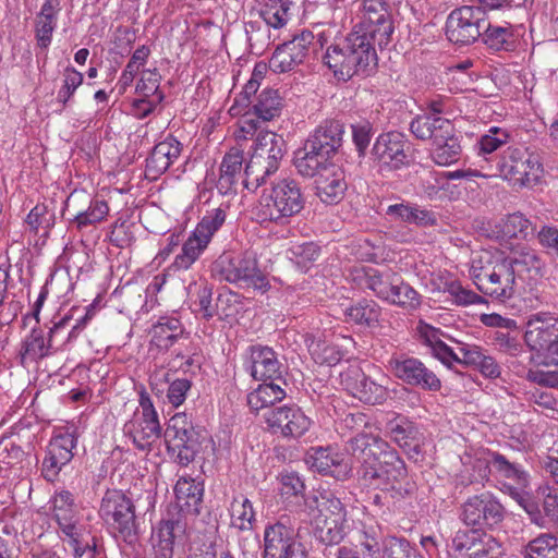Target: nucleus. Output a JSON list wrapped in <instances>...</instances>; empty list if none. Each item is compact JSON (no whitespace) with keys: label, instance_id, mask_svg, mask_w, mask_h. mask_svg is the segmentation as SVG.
Returning a JSON list of instances; mask_svg holds the SVG:
<instances>
[{"label":"nucleus","instance_id":"1","mask_svg":"<svg viewBox=\"0 0 558 558\" xmlns=\"http://www.w3.org/2000/svg\"><path fill=\"white\" fill-rule=\"evenodd\" d=\"M376 45L375 39L353 28L344 39L327 48L323 60L338 80L347 82L353 76L367 77L378 66Z\"/></svg>","mask_w":558,"mask_h":558},{"label":"nucleus","instance_id":"2","mask_svg":"<svg viewBox=\"0 0 558 558\" xmlns=\"http://www.w3.org/2000/svg\"><path fill=\"white\" fill-rule=\"evenodd\" d=\"M524 453L510 450L508 453L488 452L485 469L501 485L500 490L510 496L529 514L534 523L542 521L538 502L529 490L530 475L525 471Z\"/></svg>","mask_w":558,"mask_h":558},{"label":"nucleus","instance_id":"3","mask_svg":"<svg viewBox=\"0 0 558 558\" xmlns=\"http://www.w3.org/2000/svg\"><path fill=\"white\" fill-rule=\"evenodd\" d=\"M177 508L169 510V518L160 523L158 543L154 546L155 558H172L174 544L184 537L186 522L183 517L201 513L204 485L193 478L181 477L174 486Z\"/></svg>","mask_w":558,"mask_h":558},{"label":"nucleus","instance_id":"4","mask_svg":"<svg viewBox=\"0 0 558 558\" xmlns=\"http://www.w3.org/2000/svg\"><path fill=\"white\" fill-rule=\"evenodd\" d=\"M304 205L305 196L301 184L294 179L286 178L274 184L270 194L263 198L257 216L263 222L284 225Z\"/></svg>","mask_w":558,"mask_h":558},{"label":"nucleus","instance_id":"5","mask_svg":"<svg viewBox=\"0 0 558 558\" xmlns=\"http://www.w3.org/2000/svg\"><path fill=\"white\" fill-rule=\"evenodd\" d=\"M163 438L168 453L174 456V462L181 466H187L196 460L206 440L186 413H177L169 418Z\"/></svg>","mask_w":558,"mask_h":558},{"label":"nucleus","instance_id":"6","mask_svg":"<svg viewBox=\"0 0 558 558\" xmlns=\"http://www.w3.org/2000/svg\"><path fill=\"white\" fill-rule=\"evenodd\" d=\"M286 154V141L281 135L270 131H260L255 140L254 151L245 167V185L255 184L258 187L274 174Z\"/></svg>","mask_w":558,"mask_h":558},{"label":"nucleus","instance_id":"7","mask_svg":"<svg viewBox=\"0 0 558 558\" xmlns=\"http://www.w3.org/2000/svg\"><path fill=\"white\" fill-rule=\"evenodd\" d=\"M472 279L477 289L490 298L506 301L513 296L517 282L510 264L504 257L489 259L481 266H473Z\"/></svg>","mask_w":558,"mask_h":558},{"label":"nucleus","instance_id":"8","mask_svg":"<svg viewBox=\"0 0 558 558\" xmlns=\"http://www.w3.org/2000/svg\"><path fill=\"white\" fill-rule=\"evenodd\" d=\"M392 449L383 439L371 434H357L347 444L351 459L359 463L357 475L364 485L378 476L377 468L383 463V457Z\"/></svg>","mask_w":558,"mask_h":558},{"label":"nucleus","instance_id":"9","mask_svg":"<svg viewBox=\"0 0 558 558\" xmlns=\"http://www.w3.org/2000/svg\"><path fill=\"white\" fill-rule=\"evenodd\" d=\"M100 517L113 526L126 543L136 539L135 506L121 490H108L100 505Z\"/></svg>","mask_w":558,"mask_h":558},{"label":"nucleus","instance_id":"10","mask_svg":"<svg viewBox=\"0 0 558 558\" xmlns=\"http://www.w3.org/2000/svg\"><path fill=\"white\" fill-rule=\"evenodd\" d=\"M383 459V463L376 470L378 476L369 480L366 486L391 492L393 498L412 496L416 490V484L409 477L405 463L397 451H388Z\"/></svg>","mask_w":558,"mask_h":558},{"label":"nucleus","instance_id":"11","mask_svg":"<svg viewBox=\"0 0 558 558\" xmlns=\"http://www.w3.org/2000/svg\"><path fill=\"white\" fill-rule=\"evenodd\" d=\"M448 553L450 558H497L501 549L495 537L473 526L454 533Z\"/></svg>","mask_w":558,"mask_h":558},{"label":"nucleus","instance_id":"12","mask_svg":"<svg viewBox=\"0 0 558 558\" xmlns=\"http://www.w3.org/2000/svg\"><path fill=\"white\" fill-rule=\"evenodd\" d=\"M371 157L381 169L400 170L412 162L411 143L400 132H387L377 136Z\"/></svg>","mask_w":558,"mask_h":558},{"label":"nucleus","instance_id":"13","mask_svg":"<svg viewBox=\"0 0 558 558\" xmlns=\"http://www.w3.org/2000/svg\"><path fill=\"white\" fill-rule=\"evenodd\" d=\"M481 7L464 5L454 9L446 22L447 38L456 45H470L480 39L485 26Z\"/></svg>","mask_w":558,"mask_h":558},{"label":"nucleus","instance_id":"14","mask_svg":"<svg viewBox=\"0 0 558 558\" xmlns=\"http://www.w3.org/2000/svg\"><path fill=\"white\" fill-rule=\"evenodd\" d=\"M461 520L476 529L493 527L505 518V508L489 492L469 497L462 505Z\"/></svg>","mask_w":558,"mask_h":558},{"label":"nucleus","instance_id":"15","mask_svg":"<svg viewBox=\"0 0 558 558\" xmlns=\"http://www.w3.org/2000/svg\"><path fill=\"white\" fill-rule=\"evenodd\" d=\"M389 9L385 0H364L362 20L354 27L375 39L380 48L389 44L395 29Z\"/></svg>","mask_w":558,"mask_h":558},{"label":"nucleus","instance_id":"16","mask_svg":"<svg viewBox=\"0 0 558 558\" xmlns=\"http://www.w3.org/2000/svg\"><path fill=\"white\" fill-rule=\"evenodd\" d=\"M140 405L142 415H135L133 420L126 422L123 432L132 439L137 449L144 451L149 449L154 440L161 436V426L158 414L147 395H141Z\"/></svg>","mask_w":558,"mask_h":558},{"label":"nucleus","instance_id":"17","mask_svg":"<svg viewBox=\"0 0 558 558\" xmlns=\"http://www.w3.org/2000/svg\"><path fill=\"white\" fill-rule=\"evenodd\" d=\"M499 175L514 186H524L537 179L541 165L526 150L508 148L497 160Z\"/></svg>","mask_w":558,"mask_h":558},{"label":"nucleus","instance_id":"18","mask_svg":"<svg viewBox=\"0 0 558 558\" xmlns=\"http://www.w3.org/2000/svg\"><path fill=\"white\" fill-rule=\"evenodd\" d=\"M389 366L393 376L409 386L427 391H438L441 388V381L436 374L416 357L402 354L392 357Z\"/></svg>","mask_w":558,"mask_h":558},{"label":"nucleus","instance_id":"19","mask_svg":"<svg viewBox=\"0 0 558 558\" xmlns=\"http://www.w3.org/2000/svg\"><path fill=\"white\" fill-rule=\"evenodd\" d=\"M313 39V33L304 31L293 39L277 46L269 60V69L275 73L293 71L305 61Z\"/></svg>","mask_w":558,"mask_h":558},{"label":"nucleus","instance_id":"20","mask_svg":"<svg viewBox=\"0 0 558 558\" xmlns=\"http://www.w3.org/2000/svg\"><path fill=\"white\" fill-rule=\"evenodd\" d=\"M269 428L279 430L284 437L298 438L311 427V418L298 405L271 408L264 413Z\"/></svg>","mask_w":558,"mask_h":558},{"label":"nucleus","instance_id":"21","mask_svg":"<svg viewBox=\"0 0 558 558\" xmlns=\"http://www.w3.org/2000/svg\"><path fill=\"white\" fill-rule=\"evenodd\" d=\"M504 258L510 264V270H512L514 280L525 281L530 290H533L544 276L545 263L537 252L531 247L520 246L513 248Z\"/></svg>","mask_w":558,"mask_h":558},{"label":"nucleus","instance_id":"22","mask_svg":"<svg viewBox=\"0 0 558 558\" xmlns=\"http://www.w3.org/2000/svg\"><path fill=\"white\" fill-rule=\"evenodd\" d=\"M298 532L282 520L267 525L264 531L263 558H292L295 554Z\"/></svg>","mask_w":558,"mask_h":558},{"label":"nucleus","instance_id":"23","mask_svg":"<svg viewBox=\"0 0 558 558\" xmlns=\"http://www.w3.org/2000/svg\"><path fill=\"white\" fill-rule=\"evenodd\" d=\"M342 384L354 398L367 404H381L387 398V389L356 367L342 375Z\"/></svg>","mask_w":558,"mask_h":558},{"label":"nucleus","instance_id":"24","mask_svg":"<svg viewBox=\"0 0 558 558\" xmlns=\"http://www.w3.org/2000/svg\"><path fill=\"white\" fill-rule=\"evenodd\" d=\"M306 463L315 471L344 481L352 475L353 465L342 454L329 448H312L306 456Z\"/></svg>","mask_w":558,"mask_h":558},{"label":"nucleus","instance_id":"25","mask_svg":"<svg viewBox=\"0 0 558 558\" xmlns=\"http://www.w3.org/2000/svg\"><path fill=\"white\" fill-rule=\"evenodd\" d=\"M252 109L256 119L244 120L241 129L245 133L255 132L259 128V122H268L279 117L282 110V98L278 90L265 88L257 96V101Z\"/></svg>","mask_w":558,"mask_h":558},{"label":"nucleus","instance_id":"26","mask_svg":"<svg viewBox=\"0 0 558 558\" xmlns=\"http://www.w3.org/2000/svg\"><path fill=\"white\" fill-rule=\"evenodd\" d=\"M343 134L344 124L331 119L320 123L306 141L331 159L343 144Z\"/></svg>","mask_w":558,"mask_h":558},{"label":"nucleus","instance_id":"27","mask_svg":"<svg viewBox=\"0 0 558 558\" xmlns=\"http://www.w3.org/2000/svg\"><path fill=\"white\" fill-rule=\"evenodd\" d=\"M70 319L71 317L64 316L54 323L49 330L47 341H45L43 330L33 328L31 335L23 342L21 350L22 360L25 357L37 360L47 356L49 350L54 348L56 336L65 328Z\"/></svg>","mask_w":558,"mask_h":558},{"label":"nucleus","instance_id":"28","mask_svg":"<svg viewBox=\"0 0 558 558\" xmlns=\"http://www.w3.org/2000/svg\"><path fill=\"white\" fill-rule=\"evenodd\" d=\"M558 337V315L550 312H539L532 315L526 323L524 340L531 349L546 340Z\"/></svg>","mask_w":558,"mask_h":558},{"label":"nucleus","instance_id":"29","mask_svg":"<svg viewBox=\"0 0 558 558\" xmlns=\"http://www.w3.org/2000/svg\"><path fill=\"white\" fill-rule=\"evenodd\" d=\"M251 360V374L254 379L268 381L281 378V364L271 348L253 347Z\"/></svg>","mask_w":558,"mask_h":558},{"label":"nucleus","instance_id":"30","mask_svg":"<svg viewBox=\"0 0 558 558\" xmlns=\"http://www.w3.org/2000/svg\"><path fill=\"white\" fill-rule=\"evenodd\" d=\"M386 215L395 220L417 227H434L437 225V216L434 211L408 202L388 206Z\"/></svg>","mask_w":558,"mask_h":558},{"label":"nucleus","instance_id":"31","mask_svg":"<svg viewBox=\"0 0 558 558\" xmlns=\"http://www.w3.org/2000/svg\"><path fill=\"white\" fill-rule=\"evenodd\" d=\"M233 283L241 287H252L263 292L270 287L266 276L258 268L257 260L252 256L235 257Z\"/></svg>","mask_w":558,"mask_h":558},{"label":"nucleus","instance_id":"32","mask_svg":"<svg viewBox=\"0 0 558 558\" xmlns=\"http://www.w3.org/2000/svg\"><path fill=\"white\" fill-rule=\"evenodd\" d=\"M452 123L450 120L424 113L414 118L410 123L411 133L418 140L436 141V136L451 132Z\"/></svg>","mask_w":558,"mask_h":558},{"label":"nucleus","instance_id":"33","mask_svg":"<svg viewBox=\"0 0 558 558\" xmlns=\"http://www.w3.org/2000/svg\"><path fill=\"white\" fill-rule=\"evenodd\" d=\"M330 158L322 153L316 146L305 141L303 147L295 151L294 166L298 172L305 178L315 177Z\"/></svg>","mask_w":558,"mask_h":558},{"label":"nucleus","instance_id":"34","mask_svg":"<svg viewBox=\"0 0 558 558\" xmlns=\"http://www.w3.org/2000/svg\"><path fill=\"white\" fill-rule=\"evenodd\" d=\"M436 136V141L432 143L430 156L435 163L439 166H448L456 162L462 151L460 138L456 134L452 125L451 132Z\"/></svg>","mask_w":558,"mask_h":558},{"label":"nucleus","instance_id":"35","mask_svg":"<svg viewBox=\"0 0 558 558\" xmlns=\"http://www.w3.org/2000/svg\"><path fill=\"white\" fill-rule=\"evenodd\" d=\"M348 184L341 170L322 175L316 181L317 196L327 205L338 204L345 194Z\"/></svg>","mask_w":558,"mask_h":558},{"label":"nucleus","instance_id":"36","mask_svg":"<svg viewBox=\"0 0 558 558\" xmlns=\"http://www.w3.org/2000/svg\"><path fill=\"white\" fill-rule=\"evenodd\" d=\"M481 40L494 51H512L515 48V39L512 26L492 25L485 19V26L482 28Z\"/></svg>","mask_w":558,"mask_h":558},{"label":"nucleus","instance_id":"37","mask_svg":"<svg viewBox=\"0 0 558 558\" xmlns=\"http://www.w3.org/2000/svg\"><path fill=\"white\" fill-rule=\"evenodd\" d=\"M349 322L374 328L379 326L381 307L373 300H360L345 310Z\"/></svg>","mask_w":558,"mask_h":558},{"label":"nucleus","instance_id":"38","mask_svg":"<svg viewBox=\"0 0 558 558\" xmlns=\"http://www.w3.org/2000/svg\"><path fill=\"white\" fill-rule=\"evenodd\" d=\"M269 381H264L247 395V404L252 410L258 411L272 407L286 397L284 390L279 385L275 384L274 380Z\"/></svg>","mask_w":558,"mask_h":558},{"label":"nucleus","instance_id":"39","mask_svg":"<svg viewBox=\"0 0 558 558\" xmlns=\"http://www.w3.org/2000/svg\"><path fill=\"white\" fill-rule=\"evenodd\" d=\"M391 439L400 447H410L418 437V429L407 416L396 415L385 426Z\"/></svg>","mask_w":558,"mask_h":558},{"label":"nucleus","instance_id":"40","mask_svg":"<svg viewBox=\"0 0 558 558\" xmlns=\"http://www.w3.org/2000/svg\"><path fill=\"white\" fill-rule=\"evenodd\" d=\"M153 342L160 349L168 350L182 335V326L177 318H161L153 326Z\"/></svg>","mask_w":558,"mask_h":558},{"label":"nucleus","instance_id":"41","mask_svg":"<svg viewBox=\"0 0 558 558\" xmlns=\"http://www.w3.org/2000/svg\"><path fill=\"white\" fill-rule=\"evenodd\" d=\"M345 522L329 518H317L315 523V536L325 545H337L343 541L345 532Z\"/></svg>","mask_w":558,"mask_h":558},{"label":"nucleus","instance_id":"42","mask_svg":"<svg viewBox=\"0 0 558 558\" xmlns=\"http://www.w3.org/2000/svg\"><path fill=\"white\" fill-rule=\"evenodd\" d=\"M385 301L409 311L417 308L421 304V298L417 291L399 277H396L393 280V284L389 291V298L385 299Z\"/></svg>","mask_w":558,"mask_h":558},{"label":"nucleus","instance_id":"43","mask_svg":"<svg viewBox=\"0 0 558 558\" xmlns=\"http://www.w3.org/2000/svg\"><path fill=\"white\" fill-rule=\"evenodd\" d=\"M380 558H422L415 547L404 537L386 536L381 541Z\"/></svg>","mask_w":558,"mask_h":558},{"label":"nucleus","instance_id":"44","mask_svg":"<svg viewBox=\"0 0 558 558\" xmlns=\"http://www.w3.org/2000/svg\"><path fill=\"white\" fill-rule=\"evenodd\" d=\"M290 5V0H265L259 14L268 26L279 28L288 21Z\"/></svg>","mask_w":558,"mask_h":558},{"label":"nucleus","instance_id":"45","mask_svg":"<svg viewBox=\"0 0 558 558\" xmlns=\"http://www.w3.org/2000/svg\"><path fill=\"white\" fill-rule=\"evenodd\" d=\"M525 558H558V537L542 534L531 541L524 550Z\"/></svg>","mask_w":558,"mask_h":558},{"label":"nucleus","instance_id":"46","mask_svg":"<svg viewBox=\"0 0 558 558\" xmlns=\"http://www.w3.org/2000/svg\"><path fill=\"white\" fill-rule=\"evenodd\" d=\"M255 522L252 502L246 497L234 498L231 504V524L240 531H250Z\"/></svg>","mask_w":558,"mask_h":558},{"label":"nucleus","instance_id":"47","mask_svg":"<svg viewBox=\"0 0 558 558\" xmlns=\"http://www.w3.org/2000/svg\"><path fill=\"white\" fill-rule=\"evenodd\" d=\"M207 244L203 243V240L193 233L183 244L182 253L175 257L172 267L177 270L190 268L206 248Z\"/></svg>","mask_w":558,"mask_h":558},{"label":"nucleus","instance_id":"48","mask_svg":"<svg viewBox=\"0 0 558 558\" xmlns=\"http://www.w3.org/2000/svg\"><path fill=\"white\" fill-rule=\"evenodd\" d=\"M501 232L507 238L526 239L533 234L534 228L531 221L521 213L508 215L501 225Z\"/></svg>","mask_w":558,"mask_h":558},{"label":"nucleus","instance_id":"49","mask_svg":"<svg viewBox=\"0 0 558 558\" xmlns=\"http://www.w3.org/2000/svg\"><path fill=\"white\" fill-rule=\"evenodd\" d=\"M226 211L222 208H216L203 217L193 232L203 240V243H209L214 233L223 225Z\"/></svg>","mask_w":558,"mask_h":558},{"label":"nucleus","instance_id":"50","mask_svg":"<svg viewBox=\"0 0 558 558\" xmlns=\"http://www.w3.org/2000/svg\"><path fill=\"white\" fill-rule=\"evenodd\" d=\"M84 76L81 72L69 65L63 71V84L58 92L57 101L65 108L77 87L83 84Z\"/></svg>","mask_w":558,"mask_h":558},{"label":"nucleus","instance_id":"51","mask_svg":"<svg viewBox=\"0 0 558 558\" xmlns=\"http://www.w3.org/2000/svg\"><path fill=\"white\" fill-rule=\"evenodd\" d=\"M76 445V439L70 435H60L50 441L48 453L54 458L61 466L65 465L73 458L72 449Z\"/></svg>","mask_w":558,"mask_h":558},{"label":"nucleus","instance_id":"52","mask_svg":"<svg viewBox=\"0 0 558 558\" xmlns=\"http://www.w3.org/2000/svg\"><path fill=\"white\" fill-rule=\"evenodd\" d=\"M108 211L109 207L105 201L95 199L90 202L88 209L78 211L74 216L73 222L81 230L84 227L101 221L108 215Z\"/></svg>","mask_w":558,"mask_h":558},{"label":"nucleus","instance_id":"53","mask_svg":"<svg viewBox=\"0 0 558 558\" xmlns=\"http://www.w3.org/2000/svg\"><path fill=\"white\" fill-rule=\"evenodd\" d=\"M533 354L531 361L543 366H558V337L553 340H546L534 348L530 349Z\"/></svg>","mask_w":558,"mask_h":558},{"label":"nucleus","instance_id":"54","mask_svg":"<svg viewBox=\"0 0 558 558\" xmlns=\"http://www.w3.org/2000/svg\"><path fill=\"white\" fill-rule=\"evenodd\" d=\"M533 497L538 502L542 514V521L536 523L537 525L544 524L545 517L553 521H558V494L553 493L549 488H538Z\"/></svg>","mask_w":558,"mask_h":558},{"label":"nucleus","instance_id":"55","mask_svg":"<svg viewBox=\"0 0 558 558\" xmlns=\"http://www.w3.org/2000/svg\"><path fill=\"white\" fill-rule=\"evenodd\" d=\"M171 147L167 146L166 140L156 144L149 157L146 160V172L154 178L168 170L166 154L170 153Z\"/></svg>","mask_w":558,"mask_h":558},{"label":"nucleus","instance_id":"56","mask_svg":"<svg viewBox=\"0 0 558 558\" xmlns=\"http://www.w3.org/2000/svg\"><path fill=\"white\" fill-rule=\"evenodd\" d=\"M366 276V286L368 289L381 300L389 298V291L397 277L396 275L389 272L381 274L376 269H371Z\"/></svg>","mask_w":558,"mask_h":558},{"label":"nucleus","instance_id":"57","mask_svg":"<svg viewBox=\"0 0 558 558\" xmlns=\"http://www.w3.org/2000/svg\"><path fill=\"white\" fill-rule=\"evenodd\" d=\"M510 135L507 130L493 126L488 133L480 140V150L483 154H490L508 143Z\"/></svg>","mask_w":558,"mask_h":558},{"label":"nucleus","instance_id":"58","mask_svg":"<svg viewBox=\"0 0 558 558\" xmlns=\"http://www.w3.org/2000/svg\"><path fill=\"white\" fill-rule=\"evenodd\" d=\"M352 128V140L359 158L366 156L367 148L374 135L373 125L369 122L354 124Z\"/></svg>","mask_w":558,"mask_h":558},{"label":"nucleus","instance_id":"59","mask_svg":"<svg viewBox=\"0 0 558 558\" xmlns=\"http://www.w3.org/2000/svg\"><path fill=\"white\" fill-rule=\"evenodd\" d=\"M244 157L243 151L239 148H231L228 154L225 155L221 166L220 173L228 175L236 182L238 175L241 172Z\"/></svg>","mask_w":558,"mask_h":558},{"label":"nucleus","instance_id":"60","mask_svg":"<svg viewBox=\"0 0 558 558\" xmlns=\"http://www.w3.org/2000/svg\"><path fill=\"white\" fill-rule=\"evenodd\" d=\"M213 276L219 280L233 283L235 272V257L222 254L211 266Z\"/></svg>","mask_w":558,"mask_h":558},{"label":"nucleus","instance_id":"61","mask_svg":"<svg viewBox=\"0 0 558 558\" xmlns=\"http://www.w3.org/2000/svg\"><path fill=\"white\" fill-rule=\"evenodd\" d=\"M447 291L452 295L458 305H471L484 303L483 296L471 290L464 289L459 282L452 281L447 286Z\"/></svg>","mask_w":558,"mask_h":558},{"label":"nucleus","instance_id":"62","mask_svg":"<svg viewBox=\"0 0 558 558\" xmlns=\"http://www.w3.org/2000/svg\"><path fill=\"white\" fill-rule=\"evenodd\" d=\"M192 383L186 378L175 379L173 380L167 390V399L170 404L178 408L181 405L185 398L187 391L191 389Z\"/></svg>","mask_w":558,"mask_h":558},{"label":"nucleus","instance_id":"63","mask_svg":"<svg viewBox=\"0 0 558 558\" xmlns=\"http://www.w3.org/2000/svg\"><path fill=\"white\" fill-rule=\"evenodd\" d=\"M319 518H329L340 521H347V511L344 505L337 497H328L324 504V509H320Z\"/></svg>","mask_w":558,"mask_h":558},{"label":"nucleus","instance_id":"64","mask_svg":"<svg viewBox=\"0 0 558 558\" xmlns=\"http://www.w3.org/2000/svg\"><path fill=\"white\" fill-rule=\"evenodd\" d=\"M526 379L539 386L558 388V371L530 369Z\"/></svg>","mask_w":558,"mask_h":558}]
</instances>
